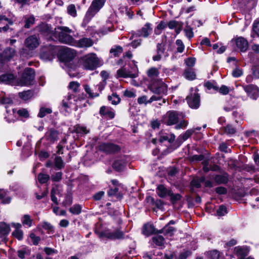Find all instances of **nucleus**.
I'll use <instances>...</instances> for the list:
<instances>
[{
  "mask_svg": "<svg viewBox=\"0 0 259 259\" xmlns=\"http://www.w3.org/2000/svg\"><path fill=\"white\" fill-rule=\"evenodd\" d=\"M79 87V83L77 81L70 82L69 84V88L72 90L73 92H75L78 90Z\"/></svg>",
  "mask_w": 259,
  "mask_h": 259,
  "instance_id": "58",
  "label": "nucleus"
},
{
  "mask_svg": "<svg viewBox=\"0 0 259 259\" xmlns=\"http://www.w3.org/2000/svg\"><path fill=\"white\" fill-rule=\"evenodd\" d=\"M175 136L174 134L161 131L158 135V140L160 142L167 141L169 143H172L175 140Z\"/></svg>",
  "mask_w": 259,
  "mask_h": 259,
  "instance_id": "18",
  "label": "nucleus"
},
{
  "mask_svg": "<svg viewBox=\"0 0 259 259\" xmlns=\"http://www.w3.org/2000/svg\"><path fill=\"white\" fill-rule=\"evenodd\" d=\"M35 76L34 70L31 68H27L20 78L17 79V85L27 86L32 83Z\"/></svg>",
  "mask_w": 259,
  "mask_h": 259,
  "instance_id": "5",
  "label": "nucleus"
},
{
  "mask_svg": "<svg viewBox=\"0 0 259 259\" xmlns=\"http://www.w3.org/2000/svg\"><path fill=\"white\" fill-rule=\"evenodd\" d=\"M194 132L195 130H188L184 134L180 136L179 139H182L183 141H184L188 139Z\"/></svg>",
  "mask_w": 259,
  "mask_h": 259,
  "instance_id": "46",
  "label": "nucleus"
},
{
  "mask_svg": "<svg viewBox=\"0 0 259 259\" xmlns=\"http://www.w3.org/2000/svg\"><path fill=\"white\" fill-rule=\"evenodd\" d=\"M25 45L29 50H33L39 45V38L36 35L27 37L24 41Z\"/></svg>",
  "mask_w": 259,
  "mask_h": 259,
  "instance_id": "14",
  "label": "nucleus"
},
{
  "mask_svg": "<svg viewBox=\"0 0 259 259\" xmlns=\"http://www.w3.org/2000/svg\"><path fill=\"white\" fill-rule=\"evenodd\" d=\"M214 180L218 184H226L228 181V175L224 173L222 175H216Z\"/></svg>",
  "mask_w": 259,
  "mask_h": 259,
  "instance_id": "30",
  "label": "nucleus"
},
{
  "mask_svg": "<svg viewBox=\"0 0 259 259\" xmlns=\"http://www.w3.org/2000/svg\"><path fill=\"white\" fill-rule=\"evenodd\" d=\"M100 114L102 116L112 119L115 116V111L110 107L103 106L100 108Z\"/></svg>",
  "mask_w": 259,
  "mask_h": 259,
  "instance_id": "23",
  "label": "nucleus"
},
{
  "mask_svg": "<svg viewBox=\"0 0 259 259\" xmlns=\"http://www.w3.org/2000/svg\"><path fill=\"white\" fill-rule=\"evenodd\" d=\"M15 51L11 48L6 49L3 54H0V67H1L5 62L10 60L14 55Z\"/></svg>",
  "mask_w": 259,
  "mask_h": 259,
  "instance_id": "19",
  "label": "nucleus"
},
{
  "mask_svg": "<svg viewBox=\"0 0 259 259\" xmlns=\"http://www.w3.org/2000/svg\"><path fill=\"white\" fill-rule=\"evenodd\" d=\"M191 254L192 251L189 249L185 248L179 252L176 258L177 259H187Z\"/></svg>",
  "mask_w": 259,
  "mask_h": 259,
  "instance_id": "32",
  "label": "nucleus"
},
{
  "mask_svg": "<svg viewBox=\"0 0 259 259\" xmlns=\"http://www.w3.org/2000/svg\"><path fill=\"white\" fill-rule=\"evenodd\" d=\"M25 25L26 28H29L32 25L35 21V18L33 16H25L24 17Z\"/></svg>",
  "mask_w": 259,
  "mask_h": 259,
  "instance_id": "34",
  "label": "nucleus"
},
{
  "mask_svg": "<svg viewBox=\"0 0 259 259\" xmlns=\"http://www.w3.org/2000/svg\"><path fill=\"white\" fill-rule=\"evenodd\" d=\"M49 178V176L47 174H39L38 176V180L41 184L46 183Z\"/></svg>",
  "mask_w": 259,
  "mask_h": 259,
  "instance_id": "51",
  "label": "nucleus"
},
{
  "mask_svg": "<svg viewBox=\"0 0 259 259\" xmlns=\"http://www.w3.org/2000/svg\"><path fill=\"white\" fill-rule=\"evenodd\" d=\"M185 78L189 80H193L196 77V74L192 69H188L184 73Z\"/></svg>",
  "mask_w": 259,
  "mask_h": 259,
  "instance_id": "39",
  "label": "nucleus"
},
{
  "mask_svg": "<svg viewBox=\"0 0 259 259\" xmlns=\"http://www.w3.org/2000/svg\"><path fill=\"white\" fill-rule=\"evenodd\" d=\"M224 133L227 135H233L236 133V129L231 124H228L224 127Z\"/></svg>",
  "mask_w": 259,
  "mask_h": 259,
  "instance_id": "47",
  "label": "nucleus"
},
{
  "mask_svg": "<svg viewBox=\"0 0 259 259\" xmlns=\"http://www.w3.org/2000/svg\"><path fill=\"white\" fill-rule=\"evenodd\" d=\"M193 89L191 92H193ZM187 100L188 104L191 108L197 109L200 106V96L198 93L191 92L190 95L187 97Z\"/></svg>",
  "mask_w": 259,
  "mask_h": 259,
  "instance_id": "12",
  "label": "nucleus"
},
{
  "mask_svg": "<svg viewBox=\"0 0 259 259\" xmlns=\"http://www.w3.org/2000/svg\"><path fill=\"white\" fill-rule=\"evenodd\" d=\"M73 132L78 134V136H82L89 133V131L85 126L76 125L74 127Z\"/></svg>",
  "mask_w": 259,
  "mask_h": 259,
  "instance_id": "31",
  "label": "nucleus"
},
{
  "mask_svg": "<svg viewBox=\"0 0 259 259\" xmlns=\"http://www.w3.org/2000/svg\"><path fill=\"white\" fill-rule=\"evenodd\" d=\"M7 114L5 118L7 121L9 122H13L18 119L16 110L13 107L6 106Z\"/></svg>",
  "mask_w": 259,
  "mask_h": 259,
  "instance_id": "20",
  "label": "nucleus"
},
{
  "mask_svg": "<svg viewBox=\"0 0 259 259\" xmlns=\"http://www.w3.org/2000/svg\"><path fill=\"white\" fill-rule=\"evenodd\" d=\"M108 99L113 105H117L120 101V98L116 94H113L111 96H108Z\"/></svg>",
  "mask_w": 259,
  "mask_h": 259,
  "instance_id": "42",
  "label": "nucleus"
},
{
  "mask_svg": "<svg viewBox=\"0 0 259 259\" xmlns=\"http://www.w3.org/2000/svg\"><path fill=\"white\" fill-rule=\"evenodd\" d=\"M40 30L44 34L49 35L52 39H57L65 44L72 46L74 40L71 35L73 31L66 26H59L53 30L48 25L43 24L40 26Z\"/></svg>",
  "mask_w": 259,
  "mask_h": 259,
  "instance_id": "1",
  "label": "nucleus"
},
{
  "mask_svg": "<svg viewBox=\"0 0 259 259\" xmlns=\"http://www.w3.org/2000/svg\"><path fill=\"white\" fill-rule=\"evenodd\" d=\"M99 149L107 153H114L119 151L120 147L111 143H102L99 146Z\"/></svg>",
  "mask_w": 259,
  "mask_h": 259,
  "instance_id": "17",
  "label": "nucleus"
},
{
  "mask_svg": "<svg viewBox=\"0 0 259 259\" xmlns=\"http://www.w3.org/2000/svg\"><path fill=\"white\" fill-rule=\"evenodd\" d=\"M21 222L23 225L31 227L33 225V220L28 214L24 215L21 218Z\"/></svg>",
  "mask_w": 259,
  "mask_h": 259,
  "instance_id": "33",
  "label": "nucleus"
},
{
  "mask_svg": "<svg viewBox=\"0 0 259 259\" xmlns=\"http://www.w3.org/2000/svg\"><path fill=\"white\" fill-rule=\"evenodd\" d=\"M210 259H219L220 252L217 250H213L208 253Z\"/></svg>",
  "mask_w": 259,
  "mask_h": 259,
  "instance_id": "52",
  "label": "nucleus"
},
{
  "mask_svg": "<svg viewBox=\"0 0 259 259\" xmlns=\"http://www.w3.org/2000/svg\"><path fill=\"white\" fill-rule=\"evenodd\" d=\"M151 25L149 23H146L144 26L137 31H132V36L130 39H132L135 37H143L144 38L148 37L152 32Z\"/></svg>",
  "mask_w": 259,
  "mask_h": 259,
  "instance_id": "8",
  "label": "nucleus"
},
{
  "mask_svg": "<svg viewBox=\"0 0 259 259\" xmlns=\"http://www.w3.org/2000/svg\"><path fill=\"white\" fill-rule=\"evenodd\" d=\"M74 98V96L73 95H68L67 98L64 99L62 101V106L65 108L70 107V105L72 104L71 100Z\"/></svg>",
  "mask_w": 259,
  "mask_h": 259,
  "instance_id": "38",
  "label": "nucleus"
},
{
  "mask_svg": "<svg viewBox=\"0 0 259 259\" xmlns=\"http://www.w3.org/2000/svg\"><path fill=\"white\" fill-rule=\"evenodd\" d=\"M157 195L161 198L165 197L167 196L171 195V191L166 189L163 185H160L156 189Z\"/></svg>",
  "mask_w": 259,
  "mask_h": 259,
  "instance_id": "28",
  "label": "nucleus"
},
{
  "mask_svg": "<svg viewBox=\"0 0 259 259\" xmlns=\"http://www.w3.org/2000/svg\"><path fill=\"white\" fill-rule=\"evenodd\" d=\"M81 206L78 204L74 205L69 209L70 211L74 214H79L81 211Z\"/></svg>",
  "mask_w": 259,
  "mask_h": 259,
  "instance_id": "45",
  "label": "nucleus"
},
{
  "mask_svg": "<svg viewBox=\"0 0 259 259\" xmlns=\"http://www.w3.org/2000/svg\"><path fill=\"white\" fill-rule=\"evenodd\" d=\"M19 96L24 100H27L31 97V93L29 91L21 92L19 93Z\"/></svg>",
  "mask_w": 259,
  "mask_h": 259,
  "instance_id": "59",
  "label": "nucleus"
},
{
  "mask_svg": "<svg viewBox=\"0 0 259 259\" xmlns=\"http://www.w3.org/2000/svg\"><path fill=\"white\" fill-rule=\"evenodd\" d=\"M60 57L64 61H69L72 60L75 56L74 51L68 48H64L60 49Z\"/></svg>",
  "mask_w": 259,
  "mask_h": 259,
  "instance_id": "16",
  "label": "nucleus"
},
{
  "mask_svg": "<svg viewBox=\"0 0 259 259\" xmlns=\"http://www.w3.org/2000/svg\"><path fill=\"white\" fill-rule=\"evenodd\" d=\"M52 111L51 109L49 108H44L41 107L40 110L38 114V116L39 117H45L47 114H50L52 113Z\"/></svg>",
  "mask_w": 259,
  "mask_h": 259,
  "instance_id": "44",
  "label": "nucleus"
},
{
  "mask_svg": "<svg viewBox=\"0 0 259 259\" xmlns=\"http://www.w3.org/2000/svg\"><path fill=\"white\" fill-rule=\"evenodd\" d=\"M176 44L177 46V52L179 53H182L184 50L185 46L180 39H177L176 41Z\"/></svg>",
  "mask_w": 259,
  "mask_h": 259,
  "instance_id": "55",
  "label": "nucleus"
},
{
  "mask_svg": "<svg viewBox=\"0 0 259 259\" xmlns=\"http://www.w3.org/2000/svg\"><path fill=\"white\" fill-rule=\"evenodd\" d=\"M205 178L204 177H202L199 179H193L191 184V185L196 188H200L201 186V183L204 182Z\"/></svg>",
  "mask_w": 259,
  "mask_h": 259,
  "instance_id": "43",
  "label": "nucleus"
},
{
  "mask_svg": "<svg viewBox=\"0 0 259 259\" xmlns=\"http://www.w3.org/2000/svg\"><path fill=\"white\" fill-rule=\"evenodd\" d=\"M17 115L18 116V119L19 118H28L29 117V112L28 110L26 109H20L18 110H16Z\"/></svg>",
  "mask_w": 259,
  "mask_h": 259,
  "instance_id": "37",
  "label": "nucleus"
},
{
  "mask_svg": "<svg viewBox=\"0 0 259 259\" xmlns=\"http://www.w3.org/2000/svg\"><path fill=\"white\" fill-rule=\"evenodd\" d=\"M243 88L247 96L253 100H256L259 96V89L254 84L243 85Z\"/></svg>",
  "mask_w": 259,
  "mask_h": 259,
  "instance_id": "11",
  "label": "nucleus"
},
{
  "mask_svg": "<svg viewBox=\"0 0 259 259\" xmlns=\"http://www.w3.org/2000/svg\"><path fill=\"white\" fill-rule=\"evenodd\" d=\"M168 27L171 29H175L177 34H179L182 30L183 23L176 20L170 21L167 24Z\"/></svg>",
  "mask_w": 259,
  "mask_h": 259,
  "instance_id": "27",
  "label": "nucleus"
},
{
  "mask_svg": "<svg viewBox=\"0 0 259 259\" xmlns=\"http://www.w3.org/2000/svg\"><path fill=\"white\" fill-rule=\"evenodd\" d=\"M186 36L189 38H191L194 36V33L192 28L189 26H187L184 29Z\"/></svg>",
  "mask_w": 259,
  "mask_h": 259,
  "instance_id": "54",
  "label": "nucleus"
},
{
  "mask_svg": "<svg viewBox=\"0 0 259 259\" xmlns=\"http://www.w3.org/2000/svg\"><path fill=\"white\" fill-rule=\"evenodd\" d=\"M79 62L83 68L89 70H94L103 64L102 60L95 53H89L82 56Z\"/></svg>",
  "mask_w": 259,
  "mask_h": 259,
  "instance_id": "3",
  "label": "nucleus"
},
{
  "mask_svg": "<svg viewBox=\"0 0 259 259\" xmlns=\"http://www.w3.org/2000/svg\"><path fill=\"white\" fill-rule=\"evenodd\" d=\"M30 238H31L33 244L34 245H37L40 240V238L36 236L34 233H32L30 234Z\"/></svg>",
  "mask_w": 259,
  "mask_h": 259,
  "instance_id": "62",
  "label": "nucleus"
},
{
  "mask_svg": "<svg viewBox=\"0 0 259 259\" xmlns=\"http://www.w3.org/2000/svg\"><path fill=\"white\" fill-rule=\"evenodd\" d=\"M95 232L100 238L106 237L110 239H119L122 238L123 235L121 232L117 231L114 233H111L109 232L107 230L105 231H102L101 228H96Z\"/></svg>",
  "mask_w": 259,
  "mask_h": 259,
  "instance_id": "9",
  "label": "nucleus"
},
{
  "mask_svg": "<svg viewBox=\"0 0 259 259\" xmlns=\"http://www.w3.org/2000/svg\"><path fill=\"white\" fill-rule=\"evenodd\" d=\"M153 242L158 246L162 247L164 245V238L162 236H157L153 237Z\"/></svg>",
  "mask_w": 259,
  "mask_h": 259,
  "instance_id": "36",
  "label": "nucleus"
},
{
  "mask_svg": "<svg viewBox=\"0 0 259 259\" xmlns=\"http://www.w3.org/2000/svg\"><path fill=\"white\" fill-rule=\"evenodd\" d=\"M180 115V113L178 111H168L162 116L161 121L167 125L176 124L179 121Z\"/></svg>",
  "mask_w": 259,
  "mask_h": 259,
  "instance_id": "7",
  "label": "nucleus"
},
{
  "mask_svg": "<svg viewBox=\"0 0 259 259\" xmlns=\"http://www.w3.org/2000/svg\"><path fill=\"white\" fill-rule=\"evenodd\" d=\"M0 81L6 84H17V79L12 74L1 75L0 76Z\"/></svg>",
  "mask_w": 259,
  "mask_h": 259,
  "instance_id": "26",
  "label": "nucleus"
},
{
  "mask_svg": "<svg viewBox=\"0 0 259 259\" xmlns=\"http://www.w3.org/2000/svg\"><path fill=\"white\" fill-rule=\"evenodd\" d=\"M149 88L154 93L158 95H165L167 93V86L159 78V72L157 68L152 67L147 72Z\"/></svg>",
  "mask_w": 259,
  "mask_h": 259,
  "instance_id": "2",
  "label": "nucleus"
},
{
  "mask_svg": "<svg viewBox=\"0 0 259 259\" xmlns=\"http://www.w3.org/2000/svg\"><path fill=\"white\" fill-rule=\"evenodd\" d=\"M122 48L120 46H117L115 48H112L110 50V53L112 54L114 56H118L122 52Z\"/></svg>",
  "mask_w": 259,
  "mask_h": 259,
  "instance_id": "48",
  "label": "nucleus"
},
{
  "mask_svg": "<svg viewBox=\"0 0 259 259\" xmlns=\"http://www.w3.org/2000/svg\"><path fill=\"white\" fill-rule=\"evenodd\" d=\"M168 196L170 197V199H171V201L172 203H176L181 198V196L180 194H174L172 192H171V195H168Z\"/></svg>",
  "mask_w": 259,
  "mask_h": 259,
  "instance_id": "63",
  "label": "nucleus"
},
{
  "mask_svg": "<svg viewBox=\"0 0 259 259\" xmlns=\"http://www.w3.org/2000/svg\"><path fill=\"white\" fill-rule=\"evenodd\" d=\"M157 95L152 96L149 100H148L146 96H142L138 98L137 102L139 104H144L146 105L148 103H152L154 101L159 100L163 95Z\"/></svg>",
  "mask_w": 259,
  "mask_h": 259,
  "instance_id": "22",
  "label": "nucleus"
},
{
  "mask_svg": "<svg viewBox=\"0 0 259 259\" xmlns=\"http://www.w3.org/2000/svg\"><path fill=\"white\" fill-rule=\"evenodd\" d=\"M165 228H163L162 229L158 230L155 228H143L142 233L146 236H149L154 234L159 233H163L165 235H168L169 234L170 236H171V231H173V230H169L167 229L165 230Z\"/></svg>",
  "mask_w": 259,
  "mask_h": 259,
  "instance_id": "13",
  "label": "nucleus"
},
{
  "mask_svg": "<svg viewBox=\"0 0 259 259\" xmlns=\"http://www.w3.org/2000/svg\"><path fill=\"white\" fill-rule=\"evenodd\" d=\"M249 249L247 247L245 246H237L234 248V253L239 258H245L249 253Z\"/></svg>",
  "mask_w": 259,
  "mask_h": 259,
  "instance_id": "24",
  "label": "nucleus"
},
{
  "mask_svg": "<svg viewBox=\"0 0 259 259\" xmlns=\"http://www.w3.org/2000/svg\"><path fill=\"white\" fill-rule=\"evenodd\" d=\"M94 42L90 38L82 37L78 40L74 39L72 46L79 48H89L93 45Z\"/></svg>",
  "mask_w": 259,
  "mask_h": 259,
  "instance_id": "15",
  "label": "nucleus"
},
{
  "mask_svg": "<svg viewBox=\"0 0 259 259\" xmlns=\"http://www.w3.org/2000/svg\"><path fill=\"white\" fill-rule=\"evenodd\" d=\"M0 101L2 104L7 105L6 106L13 107L12 106V100L10 98H0Z\"/></svg>",
  "mask_w": 259,
  "mask_h": 259,
  "instance_id": "56",
  "label": "nucleus"
},
{
  "mask_svg": "<svg viewBox=\"0 0 259 259\" xmlns=\"http://www.w3.org/2000/svg\"><path fill=\"white\" fill-rule=\"evenodd\" d=\"M227 213V210L224 205L220 206L217 210V214L218 216H223Z\"/></svg>",
  "mask_w": 259,
  "mask_h": 259,
  "instance_id": "53",
  "label": "nucleus"
},
{
  "mask_svg": "<svg viewBox=\"0 0 259 259\" xmlns=\"http://www.w3.org/2000/svg\"><path fill=\"white\" fill-rule=\"evenodd\" d=\"M123 95L127 98H133L136 96L135 93L133 90H126L123 92Z\"/></svg>",
  "mask_w": 259,
  "mask_h": 259,
  "instance_id": "61",
  "label": "nucleus"
},
{
  "mask_svg": "<svg viewBox=\"0 0 259 259\" xmlns=\"http://www.w3.org/2000/svg\"><path fill=\"white\" fill-rule=\"evenodd\" d=\"M30 254V250L26 248H24L18 251V256L21 259H24L25 256H29Z\"/></svg>",
  "mask_w": 259,
  "mask_h": 259,
  "instance_id": "41",
  "label": "nucleus"
},
{
  "mask_svg": "<svg viewBox=\"0 0 259 259\" xmlns=\"http://www.w3.org/2000/svg\"><path fill=\"white\" fill-rule=\"evenodd\" d=\"M13 235L18 240H21L23 238V233L19 228H16L15 230L12 233Z\"/></svg>",
  "mask_w": 259,
  "mask_h": 259,
  "instance_id": "50",
  "label": "nucleus"
},
{
  "mask_svg": "<svg viewBox=\"0 0 259 259\" xmlns=\"http://www.w3.org/2000/svg\"><path fill=\"white\" fill-rule=\"evenodd\" d=\"M252 31L253 32V34L252 35V37H254V34L259 36V21L256 20L253 22Z\"/></svg>",
  "mask_w": 259,
  "mask_h": 259,
  "instance_id": "49",
  "label": "nucleus"
},
{
  "mask_svg": "<svg viewBox=\"0 0 259 259\" xmlns=\"http://www.w3.org/2000/svg\"><path fill=\"white\" fill-rule=\"evenodd\" d=\"M235 44L237 48L241 52H245L248 47V41L243 37H238L235 39Z\"/></svg>",
  "mask_w": 259,
  "mask_h": 259,
  "instance_id": "21",
  "label": "nucleus"
},
{
  "mask_svg": "<svg viewBox=\"0 0 259 259\" xmlns=\"http://www.w3.org/2000/svg\"><path fill=\"white\" fill-rule=\"evenodd\" d=\"M60 48L53 45L44 47L41 51L40 58L45 61L52 60L57 53L59 51Z\"/></svg>",
  "mask_w": 259,
  "mask_h": 259,
  "instance_id": "6",
  "label": "nucleus"
},
{
  "mask_svg": "<svg viewBox=\"0 0 259 259\" xmlns=\"http://www.w3.org/2000/svg\"><path fill=\"white\" fill-rule=\"evenodd\" d=\"M175 128L179 130L181 128H184L188 125V122L185 120H181L179 123L178 122L176 124Z\"/></svg>",
  "mask_w": 259,
  "mask_h": 259,
  "instance_id": "57",
  "label": "nucleus"
},
{
  "mask_svg": "<svg viewBox=\"0 0 259 259\" xmlns=\"http://www.w3.org/2000/svg\"><path fill=\"white\" fill-rule=\"evenodd\" d=\"M232 74L234 77H239L243 74L242 69L237 67L232 71Z\"/></svg>",
  "mask_w": 259,
  "mask_h": 259,
  "instance_id": "60",
  "label": "nucleus"
},
{
  "mask_svg": "<svg viewBox=\"0 0 259 259\" xmlns=\"http://www.w3.org/2000/svg\"><path fill=\"white\" fill-rule=\"evenodd\" d=\"M84 89L91 98L97 97L99 95V93L96 92H94V90L92 89L88 84L84 85Z\"/></svg>",
  "mask_w": 259,
  "mask_h": 259,
  "instance_id": "35",
  "label": "nucleus"
},
{
  "mask_svg": "<svg viewBox=\"0 0 259 259\" xmlns=\"http://www.w3.org/2000/svg\"><path fill=\"white\" fill-rule=\"evenodd\" d=\"M67 11L68 14L72 17H75L77 16V11L74 5H69L67 8Z\"/></svg>",
  "mask_w": 259,
  "mask_h": 259,
  "instance_id": "40",
  "label": "nucleus"
},
{
  "mask_svg": "<svg viewBox=\"0 0 259 259\" xmlns=\"http://www.w3.org/2000/svg\"><path fill=\"white\" fill-rule=\"evenodd\" d=\"M106 0H93L91 6L88 9L84 18L83 24L85 25L88 23L92 18L97 14L103 7Z\"/></svg>",
  "mask_w": 259,
  "mask_h": 259,
  "instance_id": "4",
  "label": "nucleus"
},
{
  "mask_svg": "<svg viewBox=\"0 0 259 259\" xmlns=\"http://www.w3.org/2000/svg\"><path fill=\"white\" fill-rule=\"evenodd\" d=\"M126 162L125 157H123L116 160L113 164V167L117 171H120L125 167Z\"/></svg>",
  "mask_w": 259,
  "mask_h": 259,
  "instance_id": "25",
  "label": "nucleus"
},
{
  "mask_svg": "<svg viewBox=\"0 0 259 259\" xmlns=\"http://www.w3.org/2000/svg\"><path fill=\"white\" fill-rule=\"evenodd\" d=\"M55 165L58 168H61L63 166V162L60 157H57L55 160Z\"/></svg>",
  "mask_w": 259,
  "mask_h": 259,
  "instance_id": "64",
  "label": "nucleus"
},
{
  "mask_svg": "<svg viewBox=\"0 0 259 259\" xmlns=\"http://www.w3.org/2000/svg\"><path fill=\"white\" fill-rule=\"evenodd\" d=\"M138 71L137 66H134L132 69V71H127L124 68H121L117 71V77H131L136 78L138 76Z\"/></svg>",
  "mask_w": 259,
  "mask_h": 259,
  "instance_id": "10",
  "label": "nucleus"
},
{
  "mask_svg": "<svg viewBox=\"0 0 259 259\" xmlns=\"http://www.w3.org/2000/svg\"><path fill=\"white\" fill-rule=\"evenodd\" d=\"M58 136L57 131L51 129L46 133L45 137L51 142H54L58 139Z\"/></svg>",
  "mask_w": 259,
  "mask_h": 259,
  "instance_id": "29",
  "label": "nucleus"
}]
</instances>
